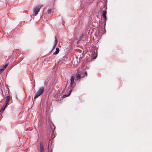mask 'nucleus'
Returning a JSON list of instances; mask_svg holds the SVG:
<instances>
[{
  "label": "nucleus",
  "instance_id": "obj_1",
  "mask_svg": "<svg viewBox=\"0 0 152 152\" xmlns=\"http://www.w3.org/2000/svg\"><path fill=\"white\" fill-rule=\"evenodd\" d=\"M42 6H43L42 5H38L35 7H34L33 9V16H35L37 15L38 14L39 12V10L41 8Z\"/></svg>",
  "mask_w": 152,
  "mask_h": 152
},
{
  "label": "nucleus",
  "instance_id": "obj_2",
  "mask_svg": "<svg viewBox=\"0 0 152 152\" xmlns=\"http://www.w3.org/2000/svg\"><path fill=\"white\" fill-rule=\"evenodd\" d=\"M44 89L45 87L44 86H42L40 87L35 94L34 99L40 96L43 93Z\"/></svg>",
  "mask_w": 152,
  "mask_h": 152
},
{
  "label": "nucleus",
  "instance_id": "obj_3",
  "mask_svg": "<svg viewBox=\"0 0 152 152\" xmlns=\"http://www.w3.org/2000/svg\"><path fill=\"white\" fill-rule=\"evenodd\" d=\"M74 76H71L70 80V85H71V88H73L75 85V83L74 82Z\"/></svg>",
  "mask_w": 152,
  "mask_h": 152
},
{
  "label": "nucleus",
  "instance_id": "obj_4",
  "mask_svg": "<svg viewBox=\"0 0 152 152\" xmlns=\"http://www.w3.org/2000/svg\"><path fill=\"white\" fill-rule=\"evenodd\" d=\"M58 42L57 39L56 37H55V40L54 41V44L53 46V48L51 50V52H52L53 50L56 47V46L57 43H58Z\"/></svg>",
  "mask_w": 152,
  "mask_h": 152
},
{
  "label": "nucleus",
  "instance_id": "obj_5",
  "mask_svg": "<svg viewBox=\"0 0 152 152\" xmlns=\"http://www.w3.org/2000/svg\"><path fill=\"white\" fill-rule=\"evenodd\" d=\"M71 88L70 90L68 92L67 94H65L63 96V98L68 96L70 94L71 92L72 91L73 88Z\"/></svg>",
  "mask_w": 152,
  "mask_h": 152
},
{
  "label": "nucleus",
  "instance_id": "obj_6",
  "mask_svg": "<svg viewBox=\"0 0 152 152\" xmlns=\"http://www.w3.org/2000/svg\"><path fill=\"white\" fill-rule=\"evenodd\" d=\"M44 146L42 142L40 143V152H44Z\"/></svg>",
  "mask_w": 152,
  "mask_h": 152
},
{
  "label": "nucleus",
  "instance_id": "obj_7",
  "mask_svg": "<svg viewBox=\"0 0 152 152\" xmlns=\"http://www.w3.org/2000/svg\"><path fill=\"white\" fill-rule=\"evenodd\" d=\"M81 73L80 72H79L78 71H77L76 74V77L77 80H80V78Z\"/></svg>",
  "mask_w": 152,
  "mask_h": 152
},
{
  "label": "nucleus",
  "instance_id": "obj_8",
  "mask_svg": "<svg viewBox=\"0 0 152 152\" xmlns=\"http://www.w3.org/2000/svg\"><path fill=\"white\" fill-rule=\"evenodd\" d=\"M59 51V49L58 48H56L55 52L53 53V54L56 55L57 54Z\"/></svg>",
  "mask_w": 152,
  "mask_h": 152
},
{
  "label": "nucleus",
  "instance_id": "obj_9",
  "mask_svg": "<svg viewBox=\"0 0 152 152\" xmlns=\"http://www.w3.org/2000/svg\"><path fill=\"white\" fill-rule=\"evenodd\" d=\"M5 108V107H2L1 108V110H0V115L1 114L3 113Z\"/></svg>",
  "mask_w": 152,
  "mask_h": 152
},
{
  "label": "nucleus",
  "instance_id": "obj_10",
  "mask_svg": "<svg viewBox=\"0 0 152 152\" xmlns=\"http://www.w3.org/2000/svg\"><path fill=\"white\" fill-rule=\"evenodd\" d=\"M10 96H7L6 97V101L9 102L10 100Z\"/></svg>",
  "mask_w": 152,
  "mask_h": 152
},
{
  "label": "nucleus",
  "instance_id": "obj_11",
  "mask_svg": "<svg viewBox=\"0 0 152 152\" xmlns=\"http://www.w3.org/2000/svg\"><path fill=\"white\" fill-rule=\"evenodd\" d=\"M8 65V64H6L2 68V69L4 70V69L7 67Z\"/></svg>",
  "mask_w": 152,
  "mask_h": 152
},
{
  "label": "nucleus",
  "instance_id": "obj_12",
  "mask_svg": "<svg viewBox=\"0 0 152 152\" xmlns=\"http://www.w3.org/2000/svg\"><path fill=\"white\" fill-rule=\"evenodd\" d=\"M107 12L105 11H102V15L103 17L106 16Z\"/></svg>",
  "mask_w": 152,
  "mask_h": 152
},
{
  "label": "nucleus",
  "instance_id": "obj_13",
  "mask_svg": "<svg viewBox=\"0 0 152 152\" xmlns=\"http://www.w3.org/2000/svg\"><path fill=\"white\" fill-rule=\"evenodd\" d=\"M52 11V10L51 9H48V14H50Z\"/></svg>",
  "mask_w": 152,
  "mask_h": 152
},
{
  "label": "nucleus",
  "instance_id": "obj_14",
  "mask_svg": "<svg viewBox=\"0 0 152 152\" xmlns=\"http://www.w3.org/2000/svg\"><path fill=\"white\" fill-rule=\"evenodd\" d=\"M9 102L6 101L5 103V105L3 107H5V108L6 107V106L8 103Z\"/></svg>",
  "mask_w": 152,
  "mask_h": 152
},
{
  "label": "nucleus",
  "instance_id": "obj_15",
  "mask_svg": "<svg viewBox=\"0 0 152 152\" xmlns=\"http://www.w3.org/2000/svg\"><path fill=\"white\" fill-rule=\"evenodd\" d=\"M4 70L3 69H2V68L1 69H0V74Z\"/></svg>",
  "mask_w": 152,
  "mask_h": 152
},
{
  "label": "nucleus",
  "instance_id": "obj_16",
  "mask_svg": "<svg viewBox=\"0 0 152 152\" xmlns=\"http://www.w3.org/2000/svg\"><path fill=\"white\" fill-rule=\"evenodd\" d=\"M103 17L104 18V20H107V17L106 16H104Z\"/></svg>",
  "mask_w": 152,
  "mask_h": 152
},
{
  "label": "nucleus",
  "instance_id": "obj_17",
  "mask_svg": "<svg viewBox=\"0 0 152 152\" xmlns=\"http://www.w3.org/2000/svg\"><path fill=\"white\" fill-rule=\"evenodd\" d=\"M85 74L86 75V76H87V72L86 71H85Z\"/></svg>",
  "mask_w": 152,
  "mask_h": 152
},
{
  "label": "nucleus",
  "instance_id": "obj_18",
  "mask_svg": "<svg viewBox=\"0 0 152 152\" xmlns=\"http://www.w3.org/2000/svg\"><path fill=\"white\" fill-rule=\"evenodd\" d=\"M82 37H83V35L80 36V39H82Z\"/></svg>",
  "mask_w": 152,
  "mask_h": 152
},
{
  "label": "nucleus",
  "instance_id": "obj_19",
  "mask_svg": "<svg viewBox=\"0 0 152 152\" xmlns=\"http://www.w3.org/2000/svg\"><path fill=\"white\" fill-rule=\"evenodd\" d=\"M96 58V57H95L94 58V59H95Z\"/></svg>",
  "mask_w": 152,
  "mask_h": 152
}]
</instances>
